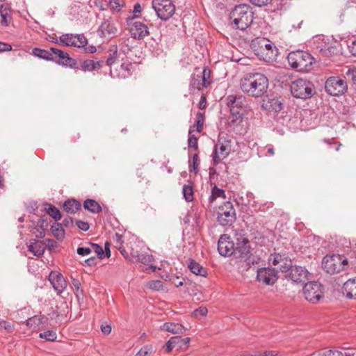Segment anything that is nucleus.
<instances>
[{
    "label": "nucleus",
    "instance_id": "f257e3e1",
    "mask_svg": "<svg viewBox=\"0 0 356 356\" xmlns=\"http://www.w3.org/2000/svg\"><path fill=\"white\" fill-rule=\"evenodd\" d=\"M239 86L241 90L248 96L261 97L267 93L268 79L261 73H248L240 79Z\"/></svg>",
    "mask_w": 356,
    "mask_h": 356
},
{
    "label": "nucleus",
    "instance_id": "f03ea898",
    "mask_svg": "<svg viewBox=\"0 0 356 356\" xmlns=\"http://www.w3.org/2000/svg\"><path fill=\"white\" fill-rule=\"evenodd\" d=\"M253 14L250 6L236 5L229 13L228 24L234 29L244 31L252 24Z\"/></svg>",
    "mask_w": 356,
    "mask_h": 356
},
{
    "label": "nucleus",
    "instance_id": "7ed1b4c3",
    "mask_svg": "<svg viewBox=\"0 0 356 356\" xmlns=\"http://www.w3.org/2000/svg\"><path fill=\"white\" fill-rule=\"evenodd\" d=\"M287 60L291 68L298 72H308L314 61V57L308 51L296 50L291 51Z\"/></svg>",
    "mask_w": 356,
    "mask_h": 356
},
{
    "label": "nucleus",
    "instance_id": "20e7f679",
    "mask_svg": "<svg viewBox=\"0 0 356 356\" xmlns=\"http://www.w3.org/2000/svg\"><path fill=\"white\" fill-rule=\"evenodd\" d=\"M292 96L296 99H307L316 94L314 84L307 79H298L290 86Z\"/></svg>",
    "mask_w": 356,
    "mask_h": 356
},
{
    "label": "nucleus",
    "instance_id": "39448f33",
    "mask_svg": "<svg viewBox=\"0 0 356 356\" xmlns=\"http://www.w3.org/2000/svg\"><path fill=\"white\" fill-rule=\"evenodd\" d=\"M236 220V210L232 202H224L218 207L217 222L223 227L232 226Z\"/></svg>",
    "mask_w": 356,
    "mask_h": 356
},
{
    "label": "nucleus",
    "instance_id": "423d86ee",
    "mask_svg": "<svg viewBox=\"0 0 356 356\" xmlns=\"http://www.w3.org/2000/svg\"><path fill=\"white\" fill-rule=\"evenodd\" d=\"M347 265V259L340 254L326 255L322 261L323 268L331 275L341 272Z\"/></svg>",
    "mask_w": 356,
    "mask_h": 356
},
{
    "label": "nucleus",
    "instance_id": "0eeeda50",
    "mask_svg": "<svg viewBox=\"0 0 356 356\" xmlns=\"http://www.w3.org/2000/svg\"><path fill=\"white\" fill-rule=\"evenodd\" d=\"M152 7L161 20L166 21L175 13V5L172 0H152Z\"/></svg>",
    "mask_w": 356,
    "mask_h": 356
},
{
    "label": "nucleus",
    "instance_id": "6e6552de",
    "mask_svg": "<svg viewBox=\"0 0 356 356\" xmlns=\"http://www.w3.org/2000/svg\"><path fill=\"white\" fill-rule=\"evenodd\" d=\"M303 294L307 301L316 304L324 296V286L316 281L307 282L303 287Z\"/></svg>",
    "mask_w": 356,
    "mask_h": 356
},
{
    "label": "nucleus",
    "instance_id": "1a4fd4ad",
    "mask_svg": "<svg viewBox=\"0 0 356 356\" xmlns=\"http://www.w3.org/2000/svg\"><path fill=\"white\" fill-rule=\"evenodd\" d=\"M326 92L332 96H340L346 92L348 84L346 81L340 76H330L325 83Z\"/></svg>",
    "mask_w": 356,
    "mask_h": 356
},
{
    "label": "nucleus",
    "instance_id": "9d476101",
    "mask_svg": "<svg viewBox=\"0 0 356 356\" xmlns=\"http://www.w3.org/2000/svg\"><path fill=\"white\" fill-rule=\"evenodd\" d=\"M87 39L83 34H63L56 40V43L67 47H83L87 44Z\"/></svg>",
    "mask_w": 356,
    "mask_h": 356
},
{
    "label": "nucleus",
    "instance_id": "9b49d317",
    "mask_svg": "<svg viewBox=\"0 0 356 356\" xmlns=\"http://www.w3.org/2000/svg\"><path fill=\"white\" fill-rule=\"evenodd\" d=\"M277 273L274 268H260L257 271V280L265 285L272 286L278 280Z\"/></svg>",
    "mask_w": 356,
    "mask_h": 356
},
{
    "label": "nucleus",
    "instance_id": "f8f14e48",
    "mask_svg": "<svg viewBox=\"0 0 356 356\" xmlns=\"http://www.w3.org/2000/svg\"><path fill=\"white\" fill-rule=\"evenodd\" d=\"M268 262L273 266L280 265V270L287 273L291 268L292 261L286 253H272L268 257Z\"/></svg>",
    "mask_w": 356,
    "mask_h": 356
},
{
    "label": "nucleus",
    "instance_id": "ddd939ff",
    "mask_svg": "<svg viewBox=\"0 0 356 356\" xmlns=\"http://www.w3.org/2000/svg\"><path fill=\"white\" fill-rule=\"evenodd\" d=\"M218 251L221 256L230 257L235 252V245L228 234H222L218 241Z\"/></svg>",
    "mask_w": 356,
    "mask_h": 356
},
{
    "label": "nucleus",
    "instance_id": "4468645a",
    "mask_svg": "<svg viewBox=\"0 0 356 356\" xmlns=\"http://www.w3.org/2000/svg\"><path fill=\"white\" fill-rule=\"evenodd\" d=\"M250 241L248 238L240 236L236 238V245L235 246V252L234 254L238 255V257L241 258H245L248 260L247 265L248 268H250V264L252 262L253 264V261L250 260V257H248L250 253Z\"/></svg>",
    "mask_w": 356,
    "mask_h": 356
},
{
    "label": "nucleus",
    "instance_id": "2eb2a0df",
    "mask_svg": "<svg viewBox=\"0 0 356 356\" xmlns=\"http://www.w3.org/2000/svg\"><path fill=\"white\" fill-rule=\"evenodd\" d=\"M251 47L254 51H260L262 54H264L266 51V55L270 53L269 58L273 55H276V54H274V51L276 53L277 51L276 47L269 40L265 38H257L254 40H252Z\"/></svg>",
    "mask_w": 356,
    "mask_h": 356
},
{
    "label": "nucleus",
    "instance_id": "dca6fc26",
    "mask_svg": "<svg viewBox=\"0 0 356 356\" xmlns=\"http://www.w3.org/2000/svg\"><path fill=\"white\" fill-rule=\"evenodd\" d=\"M261 108L268 113H276L284 108L283 99L281 97H267L263 99Z\"/></svg>",
    "mask_w": 356,
    "mask_h": 356
},
{
    "label": "nucleus",
    "instance_id": "f3484780",
    "mask_svg": "<svg viewBox=\"0 0 356 356\" xmlns=\"http://www.w3.org/2000/svg\"><path fill=\"white\" fill-rule=\"evenodd\" d=\"M289 274L286 275V277L293 282H305L308 280L309 273L308 270L302 266L291 265V268L289 270Z\"/></svg>",
    "mask_w": 356,
    "mask_h": 356
},
{
    "label": "nucleus",
    "instance_id": "a211bd4d",
    "mask_svg": "<svg viewBox=\"0 0 356 356\" xmlns=\"http://www.w3.org/2000/svg\"><path fill=\"white\" fill-rule=\"evenodd\" d=\"M225 100L230 112L245 111L246 101L245 97L243 95H229L226 97Z\"/></svg>",
    "mask_w": 356,
    "mask_h": 356
},
{
    "label": "nucleus",
    "instance_id": "6ab92c4d",
    "mask_svg": "<svg viewBox=\"0 0 356 356\" xmlns=\"http://www.w3.org/2000/svg\"><path fill=\"white\" fill-rule=\"evenodd\" d=\"M51 51L54 54L55 58H58L56 63L70 68H74L76 65V62L74 59L70 57L69 54L56 48L51 47Z\"/></svg>",
    "mask_w": 356,
    "mask_h": 356
},
{
    "label": "nucleus",
    "instance_id": "aec40b11",
    "mask_svg": "<svg viewBox=\"0 0 356 356\" xmlns=\"http://www.w3.org/2000/svg\"><path fill=\"white\" fill-rule=\"evenodd\" d=\"M49 280L58 294L63 293L67 286V282L63 276L58 272H51Z\"/></svg>",
    "mask_w": 356,
    "mask_h": 356
},
{
    "label": "nucleus",
    "instance_id": "412c9836",
    "mask_svg": "<svg viewBox=\"0 0 356 356\" xmlns=\"http://www.w3.org/2000/svg\"><path fill=\"white\" fill-rule=\"evenodd\" d=\"M130 33L134 39H143L149 35L148 28L140 22H135L131 26Z\"/></svg>",
    "mask_w": 356,
    "mask_h": 356
},
{
    "label": "nucleus",
    "instance_id": "4be33fe9",
    "mask_svg": "<svg viewBox=\"0 0 356 356\" xmlns=\"http://www.w3.org/2000/svg\"><path fill=\"white\" fill-rule=\"evenodd\" d=\"M131 256L136 261H140L145 265L151 264L154 260L153 256L149 253V250L147 248L141 249L140 251L132 249Z\"/></svg>",
    "mask_w": 356,
    "mask_h": 356
},
{
    "label": "nucleus",
    "instance_id": "5701e85b",
    "mask_svg": "<svg viewBox=\"0 0 356 356\" xmlns=\"http://www.w3.org/2000/svg\"><path fill=\"white\" fill-rule=\"evenodd\" d=\"M342 293L348 299H356V277L349 279L343 284Z\"/></svg>",
    "mask_w": 356,
    "mask_h": 356
},
{
    "label": "nucleus",
    "instance_id": "b1692460",
    "mask_svg": "<svg viewBox=\"0 0 356 356\" xmlns=\"http://www.w3.org/2000/svg\"><path fill=\"white\" fill-rule=\"evenodd\" d=\"M118 29L114 24L106 20L102 23L98 32L104 37H113L117 33Z\"/></svg>",
    "mask_w": 356,
    "mask_h": 356
},
{
    "label": "nucleus",
    "instance_id": "393cba45",
    "mask_svg": "<svg viewBox=\"0 0 356 356\" xmlns=\"http://www.w3.org/2000/svg\"><path fill=\"white\" fill-rule=\"evenodd\" d=\"M45 248L44 242L36 239L30 240L28 245L29 250L36 257L42 256L45 251Z\"/></svg>",
    "mask_w": 356,
    "mask_h": 356
},
{
    "label": "nucleus",
    "instance_id": "a878e982",
    "mask_svg": "<svg viewBox=\"0 0 356 356\" xmlns=\"http://www.w3.org/2000/svg\"><path fill=\"white\" fill-rule=\"evenodd\" d=\"M229 153V149L227 145L223 144H220L218 147V145H215L213 155V160L214 164H218L220 161L225 159Z\"/></svg>",
    "mask_w": 356,
    "mask_h": 356
},
{
    "label": "nucleus",
    "instance_id": "bb28decb",
    "mask_svg": "<svg viewBox=\"0 0 356 356\" xmlns=\"http://www.w3.org/2000/svg\"><path fill=\"white\" fill-rule=\"evenodd\" d=\"M104 64L103 60H86L81 64V69L84 72H90L95 70H98L102 67Z\"/></svg>",
    "mask_w": 356,
    "mask_h": 356
},
{
    "label": "nucleus",
    "instance_id": "cd10ccee",
    "mask_svg": "<svg viewBox=\"0 0 356 356\" xmlns=\"http://www.w3.org/2000/svg\"><path fill=\"white\" fill-rule=\"evenodd\" d=\"M48 318L42 315H35L26 321V325L31 329H36L42 325L46 324Z\"/></svg>",
    "mask_w": 356,
    "mask_h": 356
},
{
    "label": "nucleus",
    "instance_id": "c85d7f7f",
    "mask_svg": "<svg viewBox=\"0 0 356 356\" xmlns=\"http://www.w3.org/2000/svg\"><path fill=\"white\" fill-rule=\"evenodd\" d=\"M161 329L172 334H181L185 330L184 326L181 324L175 323H165L163 325Z\"/></svg>",
    "mask_w": 356,
    "mask_h": 356
},
{
    "label": "nucleus",
    "instance_id": "c756f323",
    "mask_svg": "<svg viewBox=\"0 0 356 356\" xmlns=\"http://www.w3.org/2000/svg\"><path fill=\"white\" fill-rule=\"evenodd\" d=\"M243 113L241 111L230 112V116L228 120L229 127L234 128L240 125L243 122Z\"/></svg>",
    "mask_w": 356,
    "mask_h": 356
},
{
    "label": "nucleus",
    "instance_id": "7c9ffc66",
    "mask_svg": "<svg viewBox=\"0 0 356 356\" xmlns=\"http://www.w3.org/2000/svg\"><path fill=\"white\" fill-rule=\"evenodd\" d=\"M10 12V8L8 5H1L0 15L1 17V25L7 26L9 24L11 19Z\"/></svg>",
    "mask_w": 356,
    "mask_h": 356
},
{
    "label": "nucleus",
    "instance_id": "2f4dec72",
    "mask_svg": "<svg viewBox=\"0 0 356 356\" xmlns=\"http://www.w3.org/2000/svg\"><path fill=\"white\" fill-rule=\"evenodd\" d=\"M83 208L93 213H98L102 211V207L99 204L92 199H88L84 202Z\"/></svg>",
    "mask_w": 356,
    "mask_h": 356
},
{
    "label": "nucleus",
    "instance_id": "473e14b6",
    "mask_svg": "<svg viewBox=\"0 0 356 356\" xmlns=\"http://www.w3.org/2000/svg\"><path fill=\"white\" fill-rule=\"evenodd\" d=\"M320 54L322 56L331 58L335 55H338L340 53V49L337 46H326L321 48L319 51Z\"/></svg>",
    "mask_w": 356,
    "mask_h": 356
},
{
    "label": "nucleus",
    "instance_id": "72a5a7b5",
    "mask_svg": "<svg viewBox=\"0 0 356 356\" xmlns=\"http://www.w3.org/2000/svg\"><path fill=\"white\" fill-rule=\"evenodd\" d=\"M64 210L70 213H74L81 209V204L75 200H69L63 204Z\"/></svg>",
    "mask_w": 356,
    "mask_h": 356
},
{
    "label": "nucleus",
    "instance_id": "f704fd0d",
    "mask_svg": "<svg viewBox=\"0 0 356 356\" xmlns=\"http://www.w3.org/2000/svg\"><path fill=\"white\" fill-rule=\"evenodd\" d=\"M33 54L38 58L47 60H54V54H53L51 51H47L44 49H41L39 48H35L33 49Z\"/></svg>",
    "mask_w": 356,
    "mask_h": 356
},
{
    "label": "nucleus",
    "instance_id": "c9c22d12",
    "mask_svg": "<svg viewBox=\"0 0 356 356\" xmlns=\"http://www.w3.org/2000/svg\"><path fill=\"white\" fill-rule=\"evenodd\" d=\"M212 82L211 71L208 67H204L202 72V86L207 88Z\"/></svg>",
    "mask_w": 356,
    "mask_h": 356
},
{
    "label": "nucleus",
    "instance_id": "e433bc0d",
    "mask_svg": "<svg viewBox=\"0 0 356 356\" xmlns=\"http://www.w3.org/2000/svg\"><path fill=\"white\" fill-rule=\"evenodd\" d=\"M53 235L58 240H61L65 236V231L61 223H54L51 227Z\"/></svg>",
    "mask_w": 356,
    "mask_h": 356
},
{
    "label": "nucleus",
    "instance_id": "4c0bfd02",
    "mask_svg": "<svg viewBox=\"0 0 356 356\" xmlns=\"http://www.w3.org/2000/svg\"><path fill=\"white\" fill-rule=\"evenodd\" d=\"M45 211L50 216H51L56 220H58L61 218V214L60 211L52 204H45Z\"/></svg>",
    "mask_w": 356,
    "mask_h": 356
},
{
    "label": "nucleus",
    "instance_id": "58836bf2",
    "mask_svg": "<svg viewBox=\"0 0 356 356\" xmlns=\"http://www.w3.org/2000/svg\"><path fill=\"white\" fill-rule=\"evenodd\" d=\"M324 356H356V350L353 353H348L343 350H329L324 353Z\"/></svg>",
    "mask_w": 356,
    "mask_h": 356
},
{
    "label": "nucleus",
    "instance_id": "ea45409f",
    "mask_svg": "<svg viewBox=\"0 0 356 356\" xmlns=\"http://www.w3.org/2000/svg\"><path fill=\"white\" fill-rule=\"evenodd\" d=\"M222 197L225 199V192L223 189L214 186L211 189V195L209 197L211 202L215 200L217 197Z\"/></svg>",
    "mask_w": 356,
    "mask_h": 356
},
{
    "label": "nucleus",
    "instance_id": "a19ab883",
    "mask_svg": "<svg viewBox=\"0 0 356 356\" xmlns=\"http://www.w3.org/2000/svg\"><path fill=\"white\" fill-rule=\"evenodd\" d=\"M183 195L184 197V199L187 202H191L193 200V189L192 186L191 185H184L183 186Z\"/></svg>",
    "mask_w": 356,
    "mask_h": 356
},
{
    "label": "nucleus",
    "instance_id": "79ce46f5",
    "mask_svg": "<svg viewBox=\"0 0 356 356\" xmlns=\"http://www.w3.org/2000/svg\"><path fill=\"white\" fill-rule=\"evenodd\" d=\"M169 341H172V344L173 345L174 348H181L183 344H186L188 342V339H181L179 336L171 337L169 339Z\"/></svg>",
    "mask_w": 356,
    "mask_h": 356
},
{
    "label": "nucleus",
    "instance_id": "37998d69",
    "mask_svg": "<svg viewBox=\"0 0 356 356\" xmlns=\"http://www.w3.org/2000/svg\"><path fill=\"white\" fill-rule=\"evenodd\" d=\"M188 269L195 275H200V265L194 259H189L188 263Z\"/></svg>",
    "mask_w": 356,
    "mask_h": 356
},
{
    "label": "nucleus",
    "instance_id": "c03bdc74",
    "mask_svg": "<svg viewBox=\"0 0 356 356\" xmlns=\"http://www.w3.org/2000/svg\"><path fill=\"white\" fill-rule=\"evenodd\" d=\"M117 47H113V48L109 50V56L106 61L107 65L111 66L115 62L117 59Z\"/></svg>",
    "mask_w": 356,
    "mask_h": 356
},
{
    "label": "nucleus",
    "instance_id": "a18cd8bd",
    "mask_svg": "<svg viewBox=\"0 0 356 356\" xmlns=\"http://www.w3.org/2000/svg\"><path fill=\"white\" fill-rule=\"evenodd\" d=\"M198 160L199 156L197 154H195L193 156V160H189V171L191 172H193L195 174H197L198 172L197 166H198Z\"/></svg>",
    "mask_w": 356,
    "mask_h": 356
},
{
    "label": "nucleus",
    "instance_id": "49530a36",
    "mask_svg": "<svg viewBox=\"0 0 356 356\" xmlns=\"http://www.w3.org/2000/svg\"><path fill=\"white\" fill-rule=\"evenodd\" d=\"M39 337L40 338L45 339L49 341H54L57 338L56 333L53 330H47L46 332L40 333Z\"/></svg>",
    "mask_w": 356,
    "mask_h": 356
},
{
    "label": "nucleus",
    "instance_id": "de8ad7c7",
    "mask_svg": "<svg viewBox=\"0 0 356 356\" xmlns=\"http://www.w3.org/2000/svg\"><path fill=\"white\" fill-rule=\"evenodd\" d=\"M111 9L115 12H119L124 6V0H110Z\"/></svg>",
    "mask_w": 356,
    "mask_h": 356
},
{
    "label": "nucleus",
    "instance_id": "09e8293b",
    "mask_svg": "<svg viewBox=\"0 0 356 356\" xmlns=\"http://www.w3.org/2000/svg\"><path fill=\"white\" fill-rule=\"evenodd\" d=\"M147 287L154 291L163 289V282L161 280H152L146 284Z\"/></svg>",
    "mask_w": 356,
    "mask_h": 356
},
{
    "label": "nucleus",
    "instance_id": "8fccbe9b",
    "mask_svg": "<svg viewBox=\"0 0 356 356\" xmlns=\"http://www.w3.org/2000/svg\"><path fill=\"white\" fill-rule=\"evenodd\" d=\"M193 131V129L191 128L188 131V147L189 148H195V149H197V147H198L197 146V138L192 134Z\"/></svg>",
    "mask_w": 356,
    "mask_h": 356
},
{
    "label": "nucleus",
    "instance_id": "3c124183",
    "mask_svg": "<svg viewBox=\"0 0 356 356\" xmlns=\"http://www.w3.org/2000/svg\"><path fill=\"white\" fill-rule=\"evenodd\" d=\"M72 285L74 291V293L77 297H79V295H83V290L81 288V282H79V280L72 278Z\"/></svg>",
    "mask_w": 356,
    "mask_h": 356
},
{
    "label": "nucleus",
    "instance_id": "603ef678",
    "mask_svg": "<svg viewBox=\"0 0 356 356\" xmlns=\"http://www.w3.org/2000/svg\"><path fill=\"white\" fill-rule=\"evenodd\" d=\"M152 346H144L136 355V356H149L153 353Z\"/></svg>",
    "mask_w": 356,
    "mask_h": 356
},
{
    "label": "nucleus",
    "instance_id": "864d4df0",
    "mask_svg": "<svg viewBox=\"0 0 356 356\" xmlns=\"http://www.w3.org/2000/svg\"><path fill=\"white\" fill-rule=\"evenodd\" d=\"M4 330L7 332H12L14 330V325L13 324L6 321H0V330Z\"/></svg>",
    "mask_w": 356,
    "mask_h": 356
},
{
    "label": "nucleus",
    "instance_id": "5fc2aeb1",
    "mask_svg": "<svg viewBox=\"0 0 356 356\" xmlns=\"http://www.w3.org/2000/svg\"><path fill=\"white\" fill-rule=\"evenodd\" d=\"M91 246L92 250L99 257V259H103L104 257V251L101 245L96 243H91Z\"/></svg>",
    "mask_w": 356,
    "mask_h": 356
},
{
    "label": "nucleus",
    "instance_id": "6e6d98bb",
    "mask_svg": "<svg viewBox=\"0 0 356 356\" xmlns=\"http://www.w3.org/2000/svg\"><path fill=\"white\" fill-rule=\"evenodd\" d=\"M192 88L197 89V91L200 90V81L199 80V75L194 74L192 81L191 83Z\"/></svg>",
    "mask_w": 356,
    "mask_h": 356
},
{
    "label": "nucleus",
    "instance_id": "4d7b16f0",
    "mask_svg": "<svg viewBox=\"0 0 356 356\" xmlns=\"http://www.w3.org/2000/svg\"><path fill=\"white\" fill-rule=\"evenodd\" d=\"M255 6L262 7L270 3L273 0H249Z\"/></svg>",
    "mask_w": 356,
    "mask_h": 356
},
{
    "label": "nucleus",
    "instance_id": "13d9d810",
    "mask_svg": "<svg viewBox=\"0 0 356 356\" xmlns=\"http://www.w3.org/2000/svg\"><path fill=\"white\" fill-rule=\"evenodd\" d=\"M346 76L356 85V67L348 69L346 72Z\"/></svg>",
    "mask_w": 356,
    "mask_h": 356
},
{
    "label": "nucleus",
    "instance_id": "bf43d9fd",
    "mask_svg": "<svg viewBox=\"0 0 356 356\" xmlns=\"http://www.w3.org/2000/svg\"><path fill=\"white\" fill-rule=\"evenodd\" d=\"M77 227L82 231L86 232L89 229L90 225L88 222L77 220L76 222Z\"/></svg>",
    "mask_w": 356,
    "mask_h": 356
},
{
    "label": "nucleus",
    "instance_id": "052dcab7",
    "mask_svg": "<svg viewBox=\"0 0 356 356\" xmlns=\"http://www.w3.org/2000/svg\"><path fill=\"white\" fill-rule=\"evenodd\" d=\"M92 252V249L90 248L79 247L76 250L78 254L81 256L88 255Z\"/></svg>",
    "mask_w": 356,
    "mask_h": 356
},
{
    "label": "nucleus",
    "instance_id": "680f3d73",
    "mask_svg": "<svg viewBox=\"0 0 356 356\" xmlns=\"http://www.w3.org/2000/svg\"><path fill=\"white\" fill-rule=\"evenodd\" d=\"M113 240L116 244L117 248H118L119 246H122L123 241L121 234L116 233L113 237Z\"/></svg>",
    "mask_w": 356,
    "mask_h": 356
},
{
    "label": "nucleus",
    "instance_id": "e2e57ef3",
    "mask_svg": "<svg viewBox=\"0 0 356 356\" xmlns=\"http://www.w3.org/2000/svg\"><path fill=\"white\" fill-rule=\"evenodd\" d=\"M12 50L10 44L0 42V52L10 51Z\"/></svg>",
    "mask_w": 356,
    "mask_h": 356
},
{
    "label": "nucleus",
    "instance_id": "0e129e2a",
    "mask_svg": "<svg viewBox=\"0 0 356 356\" xmlns=\"http://www.w3.org/2000/svg\"><path fill=\"white\" fill-rule=\"evenodd\" d=\"M277 353L273 350H266L263 353H258L251 356H277Z\"/></svg>",
    "mask_w": 356,
    "mask_h": 356
},
{
    "label": "nucleus",
    "instance_id": "69168bd1",
    "mask_svg": "<svg viewBox=\"0 0 356 356\" xmlns=\"http://www.w3.org/2000/svg\"><path fill=\"white\" fill-rule=\"evenodd\" d=\"M349 51L351 53V54L354 56H356V40L353 41L348 46Z\"/></svg>",
    "mask_w": 356,
    "mask_h": 356
},
{
    "label": "nucleus",
    "instance_id": "338daca9",
    "mask_svg": "<svg viewBox=\"0 0 356 356\" xmlns=\"http://www.w3.org/2000/svg\"><path fill=\"white\" fill-rule=\"evenodd\" d=\"M101 330L104 334H108L111 332V327L110 325L108 324L102 325Z\"/></svg>",
    "mask_w": 356,
    "mask_h": 356
},
{
    "label": "nucleus",
    "instance_id": "774afa93",
    "mask_svg": "<svg viewBox=\"0 0 356 356\" xmlns=\"http://www.w3.org/2000/svg\"><path fill=\"white\" fill-rule=\"evenodd\" d=\"M121 68L124 71V72H127L128 74L129 73V72L131 71V68H132V64L130 63H122L121 65Z\"/></svg>",
    "mask_w": 356,
    "mask_h": 356
}]
</instances>
